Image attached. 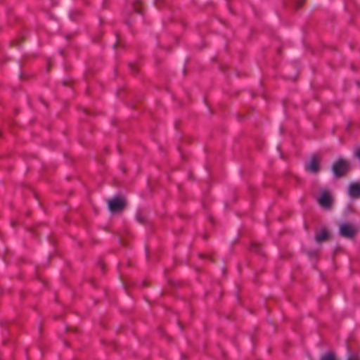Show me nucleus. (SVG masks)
I'll use <instances>...</instances> for the list:
<instances>
[{
	"label": "nucleus",
	"instance_id": "nucleus-12",
	"mask_svg": "<svg viewBox=\"0 0 360 360\" xmlns=\"http://www.w3.org/2000/svg\"><path fill=\"white\" fill-rule=\"evenodd\" d=\"M134 11L135 12L138 13H141V9H139V8H137L136 6L134 7Z\"/></svg>",
	"mask_w": 360,
	"mask_h": 360
},
{
	"label": "nucleus",
	"instance_id": "nucleus-4",
	"mask_svg": "<svg viewBox=\"0 0 360 360\" xmlns=\"http://www.w3.org/2000/svg\"><path fill=\"white\" fill-rule=\"evenodd\" d=\"M319 203L324 208H329L331 205V197L328 191H323L318 199Z\"/></svg>",
	"mask_w": 360,
	"mask_h": 360
},
{
	"label": "nucleus",
	"instance_id": "nucleus-3",
	"mask_svg": "<svg viewBox=\"0 0 360 360\" xmlns=\"http://www.w3.org/2000/svg\"><path fill=\"white\" fill-rule=\"evenodd\" d=\"M125 206V202L123 199L115 198L108 201V208L112 212L122 211Z\"/></svg>",
	"mask_w": 360,
	"mask_h": 360
},
{
	"label": "nucleus",
	"instance_id": "nucleus-2",
	"mask_svg": "<svg viewBox=\"0 0 360 360\" xmlns=\"http://www.w3.org/2000/svg\"><path fill=\"white\" fill-rule=\"evenodd\" d=\"M357 233V229L351 224L343 223L340 226V234L347 238H353Z\"/></svg>",
	"mask_w": 360,
	"mask_h": 360
},
{
	"label": "nucleus",
	"instance_id": "nucleus-7",
	"mask_svg": "<svg viewBox=\"0 0 360 360\" xmlns=\"http://www.w3.org/2000/svg\"><path fill=\"white\" fill-rule=\"evenodd\" d=\"M328 237V233L326 230H321L315 236L316 241L319 243L326 240Z\"/></svg>",
	"mask_w": 360,
	"mask_h": 360
},
{
	"label": "nucleus",
	"instance_id": "nucleus-1",
	"mask_svg": "<svg viewBox=\"0 0 360 360\" xmlns=\"http://www.w3.org/2000/svg\"><path fill=\"white\" fill-rule=\"evenodd\" d=\"M349 165L345 160L340 159L333 165L332 170L336 177L343 176L348 170Z\"/></svg>",
	"mask_w": 360,
	"mask_h": 360
},
{
	"label": "nucleus",
	"instance_id": "nucleus-6",
	"mask_svg": "<svg viewBox=\"0 0 360 360\" xmlns=\"http://www.w3.org/2000/svg\"><path fill=\"white\" fill-rule=\"evenodd\" d=\"M348 194L351 198H359L360 196V183H352L349 186Z\"/></svg>",
	"mask_w": 360,
	"mask_h": 360
},
{
	"label": "nucleus",
	"instance_id": "nucleus-10",
	"mask_svg": "<svg viewBox=\"0 0 360 360\" xmlns=\"http://www.w3.org/2000/svg\"><path fill=\"white\" fill-rule=\"evenodd\" d=\"M355 155L360 160V148L356 150Z\"/></svg>",
	"mask_w": 360,
	"mask_h": 360
},
{
	"label": "nucleus",
	"instance_id": "nucleus-8",
	"mask_svg": "<svg viewBox=\"0 0 360 360\" xmlns=\"http://www.w3.org/2000/svg\"><path fill=\"white\" fill-rule=\"evenodd\" d=\"M321 360H335V355L333 353H328L323 356Z\"/></svg>",
	"mask_w": 360,
	"mask_h": 360
},
{
	"label": "nucleus",
	"instance_id": "nucleus-9",
	"mask_svg": "<svg viewBox=\"0 0 360 360\" xmlns=\"http://www.w3.org/2000/svg\"><path fill=\"white\" fill-rule=\"evenodd\" d=\"M347 360H359V358L357 355L350 354Z\"/></svg>",
	"mask_w": 360,
	"mask_h": 360
},
{
	"label": "nucleus",
	"instance_id": "nucleus-5",
	"mask_svg": "<svg viewBox=\"0 0 360 360\" xmlns=\"http://www.w3.org/2000/svg\"><path fill=\"white\" fill-rule=\"evenodd\" d=\"M320 160L316 156H313L309 163L306 165L307 170L311 172H317L319 169Z\"/></svg>",
	"mask_w": 360,
	"mask_h": 360
},
{
	"label": "nucleus",
	"instance_id": "nucleus-13",
	"mask_svg": "<svg viewBox=\"0 0 360 360\" xmlns=\"http://www.w3.org/2000/svg\"><path fill=\"white\" fill-rule=\"evenodd\" d=\"M302 4V2L298 3V4H297V8H298L301 7Z\"/></svg>",
	"mask_w": 360,
	"mask_h": 360
},
{
	"label": "nucleus",
	"instance_id": "nucleus-11",
	"mask_svg": "<svg viewBox=\"0 0 360 360\" xmlns=\"http://www.w3.org/2000/svg\"><path fill=\"white\" fill-rule=\"evenodd\" d=\"M251 249L253 251H259V248L258 245H254L252 246Z\"/></svg>",
	"mask_w": 360,
	"mask_h": 360
}]
</instances>
